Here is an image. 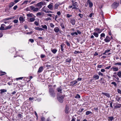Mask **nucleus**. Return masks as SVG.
Returning <instances> with one entry per match:
<instances>
[{
  "mask_svg": "<svg viewBox=\"0 0 121 121\" xmlns=\"http://www.w3.org/2000/svg\"><path fill=\"white\" fill-rule=\"evenodd\" d=\"M72 3V5L69 6L68 7V8L70 9L72 8V9H78V3L76 1H75L74 0L71 1Z\"/></svg>",
  "mask_w": 121,
  "mask_h": 121,
  "instance_id": "1",
  "label": "nucleus"
},
{
  "mask_svg": "<svg viewBox=\"0 0 121 121\" xmlns=\"http://www.w3.org/2000/svg\"><path fill=\"white\" fill-rule=\"evenodd\" d=\"M48 92L51 97L54 98L56 97V93L54 89L52 87L49 88Z\"/></svg>",
  "mask_w": 121,
  "mask_h": 121,
  "instance_id": "2",
  "label": "nucleus"
},
{
  "mask_svg": "<svg viewBox=\"0 0 121 121\" xmlns=\"http://www.w3.org/2000/svg\"><path fill=\"white\" fill-rule=\"evenodd\" d=\"M65 97L64 95H59L57 96V98L58 101L60 103H62L63 101V99Z\"/></svg>",
  "mask_w": 121,
  "mask_h": 121,
  "instance_id": "3",
  "label": "nucleus"
},
{
  "mask_svg": "<svg viewBox=\"0 0 121 121\" xmlns=\"http://www.w3.org/2000/svg\"><path fill=\"white\" fill-rule=\"evenodd\" d=\"M119 2L115 1L112 4L111 7L113 9L117 8L119 6Z\"/></svg>",
  "mask_w": 121,
  "mask_h": 121,
  "instance_id": "4",
  "label": "nucleus"
},
{
  "mask_svg": "<svg viewBox=\"0 0 121 121\" xmlns=\"http://www.w3.org/2000/svg\"><path fill=\"white\" fill-rule=\"evenodd\" d=\"M34 8V7L32 5L29 6L26 9V10L27 11H31V10H33V9Z\"/></svg>",
  "mask_w": 121,
  "mask_h": 121,
  "instance_id": "5",
  "label": "nucleus"
},
{
  "mask_svg": "<svg viewBox=\"0 0 121 121\" xmlns=\"http://www.w3.org/2000/svg\"><path fill=\"white\" fill-rule=\"evenodd\" d=\"M77 83V82L76 80L70 82V85L71 86H75L76 84Z\"/></svg>",
  "mask_w": 121,
  "mask_h": 121,
  "instance_id": "6",
  "label": "nucleus"
},
{
  "mask_svg": "<svg viewBox=\"0 0 121 121\" xmlns=\"http://www.w3.org/2000/svg\"><path fill=\"white\" fill-rule=\"evenodd\" d=\"M110 40V38L108 36H107L106 38L104 39V41L106 43L109 42Z\"/></svg>",
  "mask_w": 121,
  "mask_h": 121,
  "instance_id": "7",
  "label": "nucleus"
},
{
  "mask_svg": "<svg viewBox=\"0 0 121 121\" xmlns=\"http://www.w3.org/2000/svg\"><path fill=\"white\" fill-rule=\"evenodd\" d=\"M70 22L72 25H74L75 24V21L74 18H71L70 19Z\"/></svg>",
  "mask_w": 121,
  "mask_h": 121,
  "instance_id": "8",
  "label": "nucleus"
},
{
  "mask_svg": "<svg viewBox=\"0 0 121 121\" xmlns=\"http://www.w3.org/2000/svg\"><path fill=\"white\" fill-rule=\"evenodd\" d=\"M53 4L51 3L47 7L50 10H52L53 9Z\"/></svg>",
  "mask_w": 121,
  "mask_h": 121,
  "instance_id": "9",
  "label": "nucleus"
},
{
  "mask_svg": "<svg viewBox=\"0 0 121 121\" xmlns=\"http://www.w3.org/2000/svg\"><path fill=\"white\" fill-rule=\"evenodd\" d=\"M43 3L42 2H40L36 4V6L37 7H39L40 8L42 7V5H43Z\"/></svg>",
  "mask_w": 121,
  "mask_h": 121,
  "instance_id": "10",
  "label": "nucleus"
},
{
  "mask_svg": "<svg viewBox=\"0 0 121 121\" xmlns=\"http://www.w3.org/2000/svg\"><path fill=\"white\" fill-rule=\"evenodd\" d=\"M69 107L67 106H66L65 107V113L66 114H67L69 113Z\"/></svg>",
  "mask_w": 121,
  "mask_h": 121,
  "instance_id": "11",
  "label": "nucleus"
},
{
  "mask_svg": "<svg viewBox=\"0 0 121 121\" xmlns=\"http://www.w3.org/2000/svg\"><path fill=\"white\" fill-rule=\"evenodd\" d=\"M26 15L27 16L30 17H36V16L32 13L27 14Z\"/></svg>",
  "mask_w": 121,
  "mask_h": 121,
  "instance_id": "12",
  "label": "nucleus"
},
{
  "mask_svg": "<svg viewBox=\"0 0 121 121\" xmlns=\"http://www.w3.org/2000/svg\"><path fill=\"white\" fill-rule=\"evenodd\" d=\"M49 10L48 9L46 8V6H44L41 10L42 11L45 12V13L47 10Z\"/></svg>",
  "mask_w": 121,
  "mask_h": 121,
  "instance_id": "13",
  "label": "nucleus"
},
{
  "mask_svg": "<svg viewBox=\"0 0 121 121\" xmlns=\"http://www.w3.org/2000/svg\"><path fill=\"white\" fill-rule=\"evenodd\" d=\"M93 78H95V80H97L99 79V76L97 74H95L93 76Z\"/></svg>",
  "mask_w": 121,
  "mask_h": 121,
  "instance_id": "14",
  "label": "nucleus"
},
{
  "mask_svg": "<svg viewBox=\"0 0 121 121\" xmlns=\"http://www.w3.org/2000/svg\"><path fill=\"white\" fill-rule=\"evenodd\" d=\"M54 30L56 33H58L60 31L59 28L58 27H55L54 29Z\"/></svg>",
  "mask_w": 121,
  "mask_h": 121,
  "instance_id": "15",
  "label": "nucleus"
},
{
  "mask_svg": "<svg viewBox=\"0 0 121 121\" xmlns=\"http://www.w3.org/2000/svg\"><path fill=\"white\" fill-rule=\"evenodd\" d=\"M43 70V67H40L38 71V73H40Z\"/></svg>",
  "mask_w": 121,
  "mask_h": 121,
  "instance_id": "16",
  "label": "nucleus"
},
{
  "mask_svg": "<svg viewBox=\"0 0 121 121\" xmlns=\"http://www.w3.org/2000/svg\"><path fill=\"white\" fill-rule=\"evenodd\" d=\"M102 94L106 96L108 98H109L110 97V95L109 94L107 93L102 92Z\"/></svg>",
  "mask_w": 121,
  "mask_h": 121,
  "instance_id": "17",
  "label": "nucleus"
},
{
  "mask_svg": "<svg viewBox=\"0 0 121 121\" xmlns=\"http://www.w3.org/2000/svg\"><path fill=\"white\" fill-rule=\"evenodd\" d=\"M3 25H2V24L1 25V27L0 28V30H4L8 29V26H7L6 27V28L5 29H4V27L3 26Z\"/></svg>",
  "mask_w": 121,
  "mask_h": 121,
  "instance_id": "18",
  "label": "nucleus"
},
{
  "mask_svg": "<svg viewBox=\"0 0 121 121\" xmlns=\"http://www.w3.org/2000/svg\"><path fill=\"white\" fill-rule=\"evenodd\" d=\"M51 51L54 54H55L57 51V50L55 48L53 49H51Z\"/></svg>",
  "mask_w": 121,
  "mask_h": 121,
  "instance_id": "19",
  "label": "nucleus"
},
{
  "mask_svg": "<svg viewBox=\"0 0 121 121\" xmlns=\"http://www.w3.org/2000/svg\"><path fill=\"white\" fill-rule=\"evenodd\" d=\"M35 17H32L30 18V19L28 21L29 22H34L35 20Z\"/></svg>",
  "mask_w": 121,
  "mask_h": 121,
  "instance_id": "20",
  "label": "nucleus"
},
{
  "mask_svg": "<svg viewBox=\"0 0 121 121\" xmlns=\"http://www.w3.org/2000/svg\"><path fill=\"white\" fill-rule=\"evenodd\" d=\"M35 30H39L40 31H42L44 30V29L42 28H40L38 27H35Z\"/></svg>",
  "mask_w": 121,
  "mask_h": 121,
  "instance_id": "21",
  "label": "nucleus"
},
{
  "mask_svg": "<svg viewBox=\"0 0 121 121\" xmlns=\"http://www.w3.org/2000/svg\"><path fill=\"white\" fill-rule=\"evenodd\" d=\"M14 5V3L13 2H11L10 3L9 5V8H11Z\"/></svg>",
  "mask_w": 121,
  "mask_h": 121,
  "instance_id": "22",
  "label": "nucleus"
},
{
  "mask_svg": "<svg viewBox=\"0 0 121 121\" xmlns=\"http://www.w3.org/2000/svg\"><path fill=\"white\" fill-rule=\"evenodd\" d=\"M57 90L60 93L61 92V91H62V89L61 86H60L59 87H58L57 88Z\"/></svg>",
  "mask_w": 121,
  "mask_h": 121,
  "instance_id": "23",
  "label": "nucleus"
},
{
  "mask_svg": "<svg viewBox=\"0 0 121 121\" xmlns=\"http://www.w3.org/2000/svg\"><path fill=\"white\" fill-rule=\"evenodd\" d=\"M108 121H112L114 119V118L113 117H108Z\"/></svg>",
  "mask_w": 121,
  "mask_h": 121,
  "instance_id": "24",
  "label": "nucleus"
},
{
  "mask_svg": "<svg viewBox=\"0 0 121 121\" xmlns=\"http://www.w3.org/2000/svg\"><path fill=\"white\" fill-rule=\"evenodd\" d=\"M71 59L70 58H68L66 60V62H68L69 64L71 63Z\"/></svg>",
  "mask_w": 121,
  "mask_h": 121,
  "instance_id": "25",
  "label": "nucleus"
},
{
  "mask_svg": "<svg viewBox=\"0 0 121 121\" xmlns=\"http://www.w3.org/2000/svg\"><path fill=\"white\" fill-rule=\"evenodd\" d=\"M65 44L64 43H62L60 45L61 48V51H63V50H64V47L65 46Z\"/></svg>",
  "mask_w": 121,
  "mask_h": 121,
  "instance_id": "26",
  "label": "nucleus"
},
{
  "mask_svg": "<svg viewBox=\"0 0 121 121\" xmlns=\"http://www.w3.org/2000/svg\"><path fill=\"white\" fill-rule=\"evenodd\" d=\"M118 105H116L115 107V108H120L121 107V104H117Z\"/></svg>",
  "mask_w": 121,
  "mask_h": 121,
  "instance_id": "27",
  "label": "nucleus"
},
{
  "mask_svg": "<svg viewBox=\"0 0 121 121\" xmlns=\"http://www.w3.org/2000/svg\"><path fill=\"white\" fill-rule=\"evenodd\" d=\"M39 10V9H38V8L37 7L35 8L34 7V8L33 9V11L34 12H37Z\"/></svg>",
  "mask_w": 121,
  "mask_h": 121,
  "instance_id": "28",
  "label": "nucleus"
},
{
  "mask_svg": "<svg viewBox=\"0 0 121 121\" xmlns=\"http://www.w3.org/2000/svg\"><path fill=\"white\" fill-rule=\"evenodd\" d=\"M93 34L94 36L96 37H98L99 36V34L98 33H96V32H94L93 33Z\"/></svg>",
  "mask_w": 121,
  "mask_h": 121,
  "instance_id": "29",
  "label": "nucleus"
},
{
  "mask_svg": "<svg viewBox=\"0 0 121 121\" xmlns=\"http://www.w3.org/2000/svg\"><path fill=\"white\" fill-rule=\"evenodd\" d=\"M90 114H92V112L90 111H87L86 112V115H88Z\"/></svg>",
  "mask_w": 121,
  "mask_h": 121,
  "instance_id": "30",
  "label": "nucleus"
},
{
  "mask_svg": "<svg viewBox=\"0 0 121 121\" xmlns=\"http://www.w3.org/2000/svg\"><path fill=\"white\" fill-rule=\"evenodd\" d=\"M41 26L43 28L45 29L46 30H47V27L46 25H42Z\"/></svg>",
  "mask_w": 121,
  "mask_h": 121,
  "instance_id": "31",
  "label": "nucleus"
},
{
  "mask_svg": "<svg viewBox=\"0 0 121 121\" xmlns=\"http://www.w3.org/2000/svg\"><path fill=\"white\" fill-rule=\"evenodd\" d=\"M60 25L62 29H64L65 28V26L63 23H62L61 22L60 24Z\"/></svg>",
  "mask_w": 121,
  "mask_h": 121,
  "instance_id": "32",
  "label": "nucleus"
},
{
  "mask_svg": "<svg viewBox=\"0 0 121 121\" xmlns=\"http://www.w3.org/2000/svg\"><path fill=\"white\" fill-rule=\"evenodd\" d=\"M89 4V7L90 8H91L93 5V4L91 2L88 3Z\"/></svg>",
  "mask_w": 121,
  "mask_h": 121,
  "instance_id": "33",
  "label": "nucleus"
},
{
  "mask_svg": "<svg viewBox=\"0 0 121 121\" xmlns=\"http://www.w3.org/2000/svg\"><path fill=\"white\" fill-rule=\"evenodd\" d=\"M0 91L1 92V93L2 94L4 92H6L7 91V90H5L4 89H1L0 90Z\"/></svg>",
  "mask_w": 121,
  "mask_h": 121,
  "instance_id": "34",
  "label": "nucleus"
},
{
  "mask_svg": "<svg viewBox=\"0 0 121 121\" xmlns=\"http://www.w3.org/2000/svg\"><path fill=\"white\" fill-rule=\"evenodd\" d=\"M19 20L20 21H22V22H23L24 21V18L22 17H20L19 18Z\"/></svg>",
  "mask_w": 121,
  "mask_h": 121,
  "instance_id": "35",
  "label": "nucleus"
},
{
  "mask_svg": "<svg viewBox=\"0 0 121 121\" xmlns=\"http://www.w3.org/2000/svg\"><path fill=\"white\" fill-rule=\"evenodd\" d=\"M59 4H55L54 6V9H57L58 7L59 6Z\"/></svg>",
  "mask_w": 121,
  "mask_h": 121,
  "instance_id": "36",
  "label": "nucleus"
},
{
  "mask_svg": "<svg viewBox=\"0 0 121 121\" xmlns=\"http://www.w3.org/2000/svg\"><path fill=\"white\" fill-rule=\"evenodd\" d=\"M46 120L45 119V118L43 117H41V120L40 121H45Z\"/></svg>",
  "mask_w": 121,
  "mask_h": 121,
  "instance_id": "37",
  "label": "nucleus"
},
{
  "mask_svg": "<svg viewBox=\"0 0 121 121\" xmlns=\"http://www.w3.org/2000/svg\"><path fill=\"white\" fill-rule=\"evenodd\" d=\"M117 75L120 78L121 77V72L120 71H119Z\"/></svg>",
  "mask_w": 121,
  "mask_h": 121,
  "instance_id": "38",
  "label": "nucleus"
},
{
  "mask_svg": "<svg viewBox=\"0 0 121 121\" xmlns=\"http://www.w3.org/2000/svg\"><path fill=\"white\" fill-rule=\"evenodd\" d=\"M74 97L76 98H80V95L78 94L76 95Z\"/></svg>",
  "mask_w": 121,
  "mask_h": 121,
  "instance_id": "39",
  "label": "nucleus"
},
{
  "mask_svg": "<svg viewBox=\"0 0 121 121\" xmlns=\"http://www.w3.org/2000/svg\"><path fill=\"white\" fill-rule=\"evenodd\" d=\"M118 68L116 67H115L113 68V70L115 71H118Z\"/></svg>",
  "mask_w": 121,
  "mask_h": 121,
  "instance_id": "40",
  "label": "nucleus"
},
{
  "mask_svg": "<svg viewBox=\"0 0 121 121\" xmlns=\"http://www.w3.org/2000/svg\"><path fill=\"white\" fill-rule=\"evenodd\" d=\"M50 25L51 27L52 28H53L55 26L52 23H50Z\"/></svg>",
  "mask_w": 121,
  "mask_h": 121,
  "instance_id": "41",
  "label": "nucleus"
},
{
  "mask_svg": "<svg viewBox=\"0 0 121 121\" xmlns=\"http://www.w3.org/2000/svg\"><path fill=\"white\" fill-rule=\"evenodd\" d=\"M65 43H66V44L68 46H69V47H70V44L68 42V41H65Z\"/></svg>",
  "mask_w": 121,
  "mask_h": 121,
  "instance_id": "42",
  "label": "nucleus"
},
{
  "mask_svg": "<svg viewBox=\"0 0 121 121\" xmlns=\"http://www.w3.org/2000/svg\"><path fill=\"white\" fill-rule=\"evenodd\" d=\"M42 14L41 13V12H38L36 14V15L37 16H40Z\"/></svg>",
  "mask_w": 121,
  "mask_h": 121,
  "instance_id": "43",
  "label": "nucleus"
},
{
  "mask_svg": "<svg viewBox=\"0 0 121 121\" xmlns=\"http://www.w3.org/2000/svg\"><path fill=\"white\" fill-rule=\"evenodd\" d=\"M111 84H113L114 86L116 87L117 86V84L115 82H113L111 83Z\"/></svg>",
  "mask_w": 121,
  "mask_h": 121,
  "instance_id": "44",
  "label": "nucleus"
},
{
  "mask_svg": "<svg viewBox=\"0 0 121 121\" xmlns=\"http://www.w3.org/2000/svg\"><path fill=\"white\" fill-rule=\"evenodd\" d=\"M46 57V56L45 55H43V54H41L40 55V57L41 58H43Z\"/></svg>",
  "mask_w": 121,
  "mask_h": 121,
  "instance_id": "45",
  "label": "nucleus"
},
{
  "mask_svg": "<svg viewBox=\"0 0 121 121\" xmlns=\"http://www.w3.org/2000/svg\"><path fill=\"white\" fill-rule=\"evenodd\" d=\"M81 108V107L80 108V109L78 111V112H81L82 111H83L84 110V109L83 108Z\"/></svg>",
  "mask_w": 121,
  "mask_h": 121,
  "instance_id": "46",
  "label": "nucleus"
},
{
  "mask_svg": "<svg viewBox=\"0 0 121 121\" xmlns=\"http://www.w3.org/2000/svg\"><path fill=\"white\" fill-rule=\"evenodd\" d=\"M22 116V115L20 113L19 114L17 115V116L19 118H21Z\"/></svg>",
  "mask_w": 121,
  "mask_h": 121,
  "instance_id": "47",
  "label": "nucleus"
},
{
  "mask_svg": "<svg viewBox=\"0 0 121 121\" xmlns=\"http://www.w3.org/2000/svg\"><path fill=\"white\" fill-rule=\"evenodd\" d=\"M51 20V19L50 17H48V18H45L44 19V20L45 21H48L49 20Z\"/></svg>",
  "mask_w": 121,
  "mask_h": 121,
  "instance_id": "48",
  "label": "nucleus"
},
{
  "mask_svg": "<svg viewBox=\"0 0 121 121\" xmlns=\"http://www.w3.org/2000/svg\"><path fill=\"white\" fill-rule=\"evenodd\" d=\"M0 73H1V75H4L6 73L5 72H1Z\"/></svg>",
  "mask_w": 121,
  "mask_h": 121,
  "instance_id": "49",
  "label": "nucleus"
},
{
  "mask_svg": "<svg viewBox=\"0 0 121 121\" xmlns=\"http://www.w3.org/2000/svg\"><path fill=\"white\" fill-rule=\"evenodd\" d=\"M23 77H21L19 78H16V80H22L23 79Z\"/></svg>",
  "mask_w": 121,
  "mask_h": 121,
  "instance_id": "50",
  "label": "nucleus"
},
{
  "mask_svg": "<svg viewBox=\"0 0 121 121\" xmlns=\"http://www.w3.org/2000/svg\"><path fill=\"white\" fill-rule=\"evenodd\" d=\"M105 36V35L104 33H102L100 35V36L101 37H104Z\"/></svg>",
  "mask_w": 121,
  "mask_h": 121,
  "instance_id": "51",
  "label": "nucleus"
},
{
  "mask_svg": "<svg viewBox=\"0 0 121 121\" xmlns=\"http://www.w3.org/2000/svg\"><path fill=\"white\" fill-rule=\"evenodd\" d=\"M78 16L81 18H82L83 17V15L79 13L78 14Z\"/></svg>",
  "mask_w": 121,
  "mask_h": 121,
  "instance_id": "52",
  "label": "nucleus"
},
{
  "mask_svg": "<svg viewBox=\"0 0 121 121\" xmlns=\"http://www.w3.org/2000/svg\"><path fill=\"white\" fill-rule=\"evenodd\" d=\"M72 16V15H70L69 14H67V16L68 18H69Z\"/></svg>",
  "mask_w": 121,
  "mask_h": 121,
  "instance_id": "53",
  "label": "nucleus"
},
{
  "mask_svg": "<svg viewBox=\"0 0 121 121\" xmlns=\"http://www.w3.org/2000/svg\"><path fill=\"white\" fill-rule=\"evenodd\" d=\"M98 74V75H101V76H103V74L100 72H99Z\"/></svg>",
  "mask_w": 121,
  "mask_h": 121,
  "instance_id": "54",
  "label": "nucleus"
},
{
  "mask_svg": "<svg viewBox=\"0 0 121 121\" xmlns=\"http://www.w3.org/2000/svg\"><path fill=\"white\" fill-rule=\"evenodd\" d=\"M29 41L31 43H33L34 42V40L33 39H29Z\"/></svg>",
  "mask_w": 121,
  "mask_h": 121,
  "instance_id": "55",
  "label": "nucleus"
},
{
  "mask_svg": "<svg viewBox=\"0 0 121 121\" xmlns=\"http://www.w3.org/2000/svg\"><path fill=\"white\" fill-rule=\"evenodd\" d=\"M17 5H16L14 7H13V9L14 10H15L17 9Z\"/></svg>",
  "mask_w": 121,
  "mask_h": 121,
  "instance_id": "56",
  "label": "nucleus"
},
{
  "mask_svg": "<svg viewBox=\"0 0 121 121\" xmlns=\"http://www.w3.org/2000/svg\"><path fill=\"white\" fill-rule=\"evenodd\" d=\"M28 2V0H25L24 1V2H23L22 4H26Z\"/></svg>",
  "mask_w": 121,
  "mask_h": 121,
  "instance_id": "57",
  "label": "nucleus"
},
{
  "mask_svg": "<svg viewBox=\"0 0 121 121\" xmlns=\"http://www.w3.org/2000/svg\"><path fill=\"white\" fill-rule=\"evenodd\" d=\"M80 53L78 51H75L74 52V53L75 54Z\"/></svg>",
  "mask_w": 121,
  "mask_h": 121,
  "instance_id": "58",
  "label": "nucleus"
},
{
  "mask_svg": "<svg viewBox=\"0 0 121 121\" xmlns=\"http://www.w3.org/2000/svg\"><path fill=\"white\" fill-rule=\"evenodd\" d=\"M117 92L121 94V91L120 89H117Z\"/></svg>",
  "mask_w": 121,
  "mask_h": 121,
  "instance_id": "59",
  "label": "nucleus"
},
{
  "mask_svg": "<svg viewBox=\"0 0 121 121\" xmlns=\"http://www.w3.org/2000/svg\"><path fill=\"white\" fill-rule=\"evenodd\" d=\"M34 24L37 26L39 25V23L37 21H35L34 22Z\"/></svg>",
  "mask_w": 121,
  "mask_h": 121,
  "instance_id": "60",
  "label": "nucleus"
},
{
  "mask_svg": "<svg viewBox=\"0 0 121 121\" xmlns=\"http://www.w3.org/2000/svg\"><path fill=\"white\" fill-rule=\"evenodd\" d=\"M117 101H119L121 99V97H118L116 98Z\"/></svg>",
  "mask_w": 121,
  "mask_h": 121,
  "instance_id": "61",
  "label": "nucleus"
},
{
  "mask_svg": "<svg viewBox=\"0 0 121 121\" xmlns=\"http://www.w3.org/2000/svg\"><path fill=\"white\" fill-rule=\"evenodd\" d=\"M18 22V20H15L13 21V22L15 23H17Z\"/></svg>",
  "mask_w": 121,
  "mask_h": 121,
  "instance_id": "62",
  "label": "nucleus"
},
{
  "mask_svg": "<svg viewBox=\"0 0 121 121\" xmlns=\"http://www.w3.org/2000/svg\"><path fill=\"white\" fill-rule=\"evenodd\" d=\"M33 32L32 31H31L30 32H28L26 33L27 34L30 35L33 33Z\"/></svg>",
  "mask_w": 121,
  "mask_h": 121,
  "instance_id": "63",
  "label": "nucleus"
},
{
  "mask_svg": "<svg viewBox=\"0 0 121 121\" xmlns=\"http://www.w3.org/2000/svg\"><path fill=\"white\" fill-rule=\"evenodd\" d=\"M102 66H103V65H98L97 67L98 68H101L102 67Z\"/></svg>",
  "mask_w": 121,
  "mask_h": 121,
  "instance_id": "64",
  "label": "nucleus"
}]
</instances>
